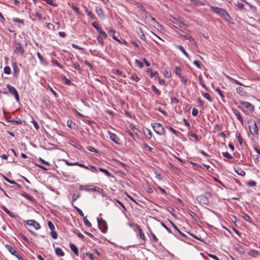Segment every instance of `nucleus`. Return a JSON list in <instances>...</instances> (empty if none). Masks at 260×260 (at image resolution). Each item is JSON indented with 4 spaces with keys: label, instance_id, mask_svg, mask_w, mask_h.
<instances>
[{
    "label": "nucleus",
    "instance_id": "f257e3e1",
    "mask_svg": "<svg viewBox=\"0 0 260 260\" xmlns=\"http://www.w3.org/2000/svg\"><path fill=\"white\" fill-rule=\"evenodd\" d=\"M210 8V10L213 13L220 16L225 22H228L229 23H233V22H232L231 17L230 16V15L226 12V10L221 8L214 7L213 6H211Z\"/></svg>",
    "mask_w": 260,
    "mask_h": 260
},
{
    "label": "nucleus",
    "instance_id": "f03ea898",
    "mask_svg": "<svg viewBox=\"0 0 260 260\" xmlns=\"http://www.w3.org/2000/svg\"><path fill=\"white\" fill-rule=\"evenodd\" d=\"M79 189L81 191L84 190L93 194H101L103 191L102 188L94 186L93 185H82L79 186Z\"/></svg>",
    "mask_w": 260,
    "mask_h": 260
},
{
    "label": "nucleus",
    "instance_id": "7ed1b4c3",
    "mask_svg": "<svg viewBox=\"0 0 260 260\" xmlns=\"http://www.w3.org/2000/svg\"><path fill=\"white\" fill-rule=\"evenodd\" d=\"M127 197L133 202L141 207H143V205H146L148 201L144 196H135V198H134L132 196Z\"/></svg>",
    "mask_w": 260,
    "mask_h": 260
},
{
    "label": "nucleus",
    "instance_id": "20e7f679",
    "mask_svg": "<svg viewBox=\"0 0 260 260\" xmlns=\"http://www.w3.org/2000/svg\"><path fill=\"white\" fill-rule=\"evenodd\" d=\"M151 125L156 134L161 136L165 135V128L160 123H155L151 124Z\"/></svg>",
    "mask_w": 260,
    "mask_h": 260
},
{
    "label": "nucleus",
    "instance_id": "39448f33",
    "mask_svg": "<svg viewBox=\"0 0 260 260\" xmlns=\"http://www.w3.org/2000/svg\"><path fill=\"white\" fill-rule=\"evenodd\" d=\"M248 123L249 124V128L250 133L253 135H258V127L256 121L251 119L248 122Z\"/></svg>",
    "mask_w": 260,
    "mask_h": 260
},
{
    "label": "nucleus",
    "instance_id": "423d86ee",
    "mask_svg": "<svg viewBox=\"0 0 260 260\" xmlns=\"http://www.w3.org/2000/svg\"><path fill=\"white\" fill-rule=\"evenodd\" d=\"M14 53L18 55L22 56L24 54V50L21 44L17 41L14 43Z\"/></svg>",
    "mask_w": 260,
    "mask_h": 260
},
{
    "label": "nucleus",
    "instance_id": "0eeeda50",
    "mask_svg": "<svg viewBox=\"0 0 260 260\" xmlns=\"http://www.w3.org/2000/svg\"><path fill=\"white\" fill-rule=\"evenodd\" d=\"M7 87L9 91V92L13 95L14 96L15 100L17 102L19 103L20 101L19 95L18 91L16 89L12 86L11 85L8 84L7 85Z\"/></svg>",
    "mask_w": 260,
    "mask_h": 260
},
{
    "label": "nucleus",
    "instance_id": "6e6552de",
    "mask_svg": "<svg viewBox=\"0 0 260 260\" xmlns=\"http://www.w3.org/2000/svg\"><path fill=\"white\" fill-rule=\"evenodd\" d=\"M98 226L100 230L103 233H106L107 232L108 230V225L106 221L103 219H100L99 218H97Z\"/></svg>",
    "mask_w": 260,
    "mask_h": 260
},
{
    "label": "nucleus",
    "instance_id": "1a4fd4ad",
    "mask_svg": "<svg viewBox=\"0 0 260 260\" xmlns=\"http://www.w3.org/2000/svg\"><path fill=\"white\" fill-rule=\"evenodd\" d=\"M108 133L109 135L110 139L113 142L118 145H120L121 144V141L120 139L115 134L113 133L110 131H108Z\"/></svg>",
    "mask_w": 260,
    "mask_h": 260
},
{
    "label": "nucleus",
    "instance_id": "9d476101",
    "mask_svg": "<svg viewBox=\"0 0 260 260\" xmlns=\"http://www.w3.org/2000/svg\"><path fill=\"white\" fill-rule=\"evenodd\" d=\"M26 222L28 225L33 226L37 230H39L41 228L40 223L35 220H28Z\"/></svg>",
    "mask_w": 260,
    "mask_h": 260
},
{
    "label": "nucleus",
    "instance_id": "9b49d317",
    "mask_svg": "<svg viewBox=\"0 0 260 260\" xmlns=\"http://www.w3.org/2000/svg\"><path fill=\"white\" fill-rule=\"evenodd\" d=\"M196 199L201 205H207L209 203L207 196H197Z\"/></svg>",
    "mask_w": 260,
    "mask_h": 260
},
{
    "label": "nucleus",
    "instance_id": "f8f14e48",
    "mask_svg": "<svg viewBox=\"0 0 260 260\" xmlns=\"http://www.w3.org/2000/svg\"><path fill=\"white\" fill-rule=\"evenodd\" d=\"M240 104L243 106L246 109L248 110L249 111L252 112L254 110V107L251 103L245 101H241L240 102Z\"/></svg>",
    "mask_w": 260,
    "mask_h": 260
},
{
    "label": "nucleus",
    "instance_id": "ddd939ff",
    "mask_svg": "<svg viewBox=\"0 0 260 260\" xmlns=\"http://www.w3.org/2000/svg\"><path fill=\"white\" fill-rule=\"evenodd\" d=\"M95 12L101 19H105V15L101 7L98 6L95 7Z\"/></svg>",
    "mask_w": 260,
    "mask_h": 260
},
{
    "label": "nucleus",
    "instance_id": "4468645a",
    "mask_svg": "<svg viewBox=\"0 0 260 260\" xmlns=\"http://www.w3.org/2000/svg\"><path fill=\"white\" fill-rule=\"evenodd\" d=\"M7 249L13 255L16 256L17 254H18V251L13 248L11 245L7 244L5 246Z\"/></svg>",
    "mask_w": 260,
    "mask_h": 260
},
{
    "label": "nucleus",
    "instance_id": "2eb2a0df",
    "mask_svg": "<svg viewBox=\"0 0 260 260\" xmlns=\"http://www.w3.org/2000/svg\"><path fill=\"white\" fill-rule=\"evenodd\" d=\"M135 227L136 228V229L138 230L139 231V234H140V237L141 238V239L143 241H146V238H145V235H144V233L142 230V229H141V226L136 224L135 225Z\"/></svg>",
    "mask_w": 260,
    "mask_h": 260
},
{
    "label": "nucleus",
    "instance_id": "dca6fc26",
    "mask_svg": "<svg viewBox=\"0 0 260 260\" xmlns=\"http://www.w3.org/2000/svg\"><path fill=\"white\" fill-rule=\"evenodd\" d=\"M180 36L183 37V38H184L186 40H188L189 42L192 45H194L196 44V42H195L194 38L192 37H191V36H189V35L183 36L182 35H180Z\"/></svg>",
    "mask_w": 260,
    "mask_h": 260
},
{
    "label": "nucleus",
    "instance_id": "f3484780",
    "mask_svg": "<svg viewBox=\"0 0 260 260\" xmlns=\"http://www.w3.org/2000/svg\"><path fill=\"white\" fill-rule=\"evenodd\" d=\"M70 247L71 250L74 252V253L76 255H79V251L77 247L73 243H70Z\"/></svg>",
    "mask_w": 260,
    "mask_h": 260
},
{
    "label": "nucleus",
    "instance_id": "a211bd4d",
    "mask_svg": "<svg viewBox=\"0 0 260 260\" xmlns=\"http://www.w3.org/2000/svg\"><path fill=\"white\" fill-rule=\"evenodd\" d=\"M233 112L235 114V115L237 116V119L241 122V123L243 124V120L242 119V117L241 115L240 112L239 110L237 109H235L233 110Z\"/></svg>",
    "mask_w": 260,
    "mask_h": 260
},
{
    "label": "nucleus",
    "instance_id": "6ab92c4d",
    "mask_svg": "<svg viewBox=\"0 0 260 260\" xmlns=\"http://www.w3.org/2000/svg\"><path fill=\"white\" fill-rule=\"evenodd\" d=\"M84 8H85V10L87 13V15H88V16L89 17H90L92 20H94L96 19L95 16L94 15L93 13L91 12V11L88 10V9L86 6L84 7Z\"/></svg>",
    "mask_w": 260,
    "mask_h": 260
},
{
    "label": "nucleus",
    "instance_id": "aec40b11",
    "mask_svg": "<svg viewBox=\"0 0 260 260\" xmlns=\"http://www.w3.org/2000/svg\"><path fill=\"white\" fill-rule=\"evenodd\" d=\"M235 172L240 176H244L245 175V171L241 168L237 167L234 168Z\"/></svg>",
    "mask_w": 260,
    "mask_h": 260
},
{
    "label": "nucleus",
    "instance_id": "412c9836",
    "mask_svg": "<svg viewBox=\"0 0 260 260\" xmlns=\"http://www.w3.org/2000/svg\"><path fill=\"white\" fill-rule=\"evenodd\" d=\"M236 91L237 92L242 95V96H246V91H245V90L244 89V88L242 87H238L237 88H236Z\"/></svg>",
    "mask_w": 260,
    "mask_h": 260
},
{
    "label": "nucleus",
    "instance_id": "4be33fe9",
    "mask_svg": "<svg viewBox=\"0 0 260 260\" xmlns=\"http://www.w3.org/2000/svg\"><path fill=\"white\" fill-rule=\"evenodd\" d=\"M55 253L58 256H63L64 255V252L59 247L55 249Z\"/></svg>",
    "mask_w": 260,
    "mask_h": 260
},
{
    "label": "nucleus",
    "instance_id": "5701e85b",
    "mask_svg": "<svg viewBox=\"0 0 260 260\" xmlns=\"http://www.w3.org/2000/svg\"><path fill=\"white\" fill-rule=\"evenodd\" d=\"M37 54L41 63L43 65H47V62L46 60L43 58L41 53L39 52H37Z\"/></svg>",
    "mask_w": 260,
    "mask_h": 260
},
{
    "label": "nucleus",
    "instance_id": "b1692460",
    "mask_svg": "<svg viewBox=\"0 0 260 260\" xmlns=\"http://www.w3.org/2000/svg\"><path fill=\"white\" fill-rule=\"evenodd\" d=\"M176 48L180 50L184 54V55L187 57V58H189V54L187 53V52L185 51L183 47L181 45H176Z\"/></svg>",
    "mask_w": 260,
    "mask_h": 260
},
{
    "label": "nucleus",
    "instance_id": "393cba45",
    "mask_svg": "<svg viewBox=\"0 0 260 260\" xmlns=\"http://www.w3.org/2000/svg\"><path fill=\"white\" fill-rule=\"evenodd\" d=\"M199 83L201 84V85L203 88H204L206 91H208V88L204 84L202 76L201 75H199Z\"/></svg>",
    "mask_w": 260,
    "mask_h": 260
},
{
    "label": "nucleus",
    "instance_id": "a878e982",
    "mask_svg": "<svg viewBox=\"0 0 260 260\" xmlns=\"http://www.w3.org/2000/svg\"><path fill=\"white\" fill-rule=\"evenodd\" d=\"M242 217L245 220H246L250 223L252 222V219L248 214H247L245 213H243L242 214Z\"/></svg>",
    "mask_w": 260,
    "mask_h": 260
},
{
    "label": "nucleus",
    "instance_id": "bb28decb",
    "mask_svg": "<svg viewBox=\"0 0 260 260\" xmlns=\"http://www.w3.org/2000/svg\"><path fill=\"white\" fill-rule=\"evenodd\" d=\"M129 79L136 82H138L140 80V78L136 74H131L129 77Z\"/></svg>",
    "mask_w": 260,
    "mask_h": 260
},
{
    "label": "nucleus",
    "instance_id": "cd10ccee",
    "mask_svg": "<svg viewBox=\"0 0 260 260\" xmlns=\"http://www.w3.org/2000/svg\"><path fill=\"white\" fill-rule=\"evenodd\" d=\"M248 255L254 257L259 255V252L258 251L252 250L248 253Z\"/></svg>",
    "mask_w": 260,
    "mask_h": 260
},
{
    "label": "nucleus",
    "instance_id": "c85d7f7f",
    "mask_svg": "<svg viewBox=\"0 0 260 260\" xmlns=\"http://www.w3.org/2000/svg\"><path fill=\"white\" fill-rule=\"evenodd\" d=\"M144 134L145 136L149 139H150L152 137V133L151 131L147 128L144 131Z\"/></svg>",
    "mask_w": 260,
    "mask_h": 260
},
{
    "label": "nucleus",
    "instance_id": "c756f323",
    "mask_svg": "<svg viewBox=\"0 0 260 260\" xmlns=\"http://www.w3.org/2000/svg\"><path fill=\"white\" fill-rule=\"evenodd\" d=\"M176 75H177L179 77H181V69L180 67H176L175 68V70L174 71Z\"/></svg>",
    "mask_w": 260,
    "mask_h": 260
},
{
    "label": "nucleus",
    "instance_id": "7c9ffc66",
    "mask_svg": "<svg viewBox=\"0 0 260 260\" xmlns=\"http://www.w3.org/2000/svg\"><path fill=\"white\" fill-rule=\"evenodd\" d=\"M73 68L76 70L78 71L80 73H81L82 71V69L80 67V66L78 63L74 62L73 63Z\"/></svg>",
    "mask_w": 260,
    "mask_h": 260
},
{
    "label": "nucleus",
    "instance_id": "2f4dec72",
    "mask_svg": "<svg viewBox=\"0 0 260 260\" xmlns=\"http://www.w3.org/2000/svg\"><path fill=\"white\" fill-rule=\"evenodd\" d=\"M12 21L16 23H19L22 24V25L24 24V21L23 19H20L18 18H13L12 19Z\"/></svg>",
    "mask_w": 260,
    "mask_h": 260
},
{
    "label": "nucleus",
    "instance_id": "473e14b6",
    "mask_svg": "<svg viewBox=\"0 0 260 260\" xmlns=\"http://www.w3.org/2000/svg\"><path fill=\"white\" fill-rule=\"evenodd\" d=\"M85 254L86 256H87L88 257V258L90 260H96V257L94 256V255L91 253L87 252H86Z\"/></svg>",
    "mask_w": 260,
    "mask_h": 260
},
{
    "label": "nucleus",
    "instance_id": "72a5a7b5",
    "mask_svg": "<svg viewBox=\"0 0 260 260\" xmlns=\"http://www.w3.org/2000/svg\"><path fill=\"white\" fill-rule=\"evenodd\" d=\"M202 95L207 100H208L210 102H212V99L210 97V95L208 93H202Z\"/></svg>",
    "mask_w": 260,
    "mask_h": 260
},
{
    "label": "nucleus",
    "instance_id": "f704fd0d",
    "mask_svg": "<svg viewBox=\"0 0 260 260\" xmlns=\"http://www.w3.org/2000/svg\"><path fill=\"white\" fill-rule=\"evenodd\" d=\"M193 4L196 6H203L204 4L200 0H191Z\"/></svg>",
    "mask_w": 260,
    "mask_h": 260
},
{
    "label": "nucleus",
    "instance_id": "c9c22d12",
    "mask_svg": "<svg viewBox=\"0 0 260 260\" xmlns=\"http://www.w3.org/2000/svg\"><path fill=\"white\" fill-rule=\"evenodd\" d=\"M73 166H78L81 168H85L86 169H89V168L88 167L85 166L84 164L79 163L78 162H74L73 163Z\"/></svg>",
    "mask_w": 260,
    "mask_h": 260
},
{
    "label": "nucleus",
    "instance_id": "e433bc0d",
    "mask_svg": "<svg viewBox=\"0 0 260 260\" xmlns=\"http://www.w3.org/2000/svg\"><path fill=\"white\" fill-rule=\"evenodd\" d=\"M62 79L64 81V83L68 85H70L72 84V82L69 79H68L65 76H62Z\"/></svg>",
    "mask_w": 260,
    "mask_h": 260
},
{
    "label": "nucleus",
    "instance_id": "4c0bfd02",
    "mask_svg": "<svg viewBox=\"0 0 260 260\" xmlns=\"http://www.w3.org/2000/svg\"><path fill=\"white\" fill-rule=\"evenodd\" d=\"M99 170L101 172L104 173L107 176H110L111 175V174L109 173V172L107 170H106L105 169H104V168H99Z\"/></svg>",
    "mask_w": 260,
    "mask_h": 260
},
{
    "label": "nucleus",
    "instance_id": "58836bf2",
    "mask_svg": "<svg viewBox=\"0 0 260 260\" xmlns=\"http://www.w3.org/2000/svg\"><path fill=\"white\" fill-rule=\"evenodd\" d=\"M83 221H84L85 224L86 226H87L88 227L91 226V223L89 221V220L86 218V217H83Z\"/></svg>",
    "mask_w": 260,
    "mask_h": 260
},
{
    "label": "nucleus",
    "instance_id": "ea45409f",
    "mask_svg": "<svg viewBox=\"0 0 260 260\" xmlns=\"http://www.w3.org/2000/svg\"><path fill=\"white\" fill-rule=\"evenodd\" d=\"M151 88L152 90L157 95H159L160 94V92L159 90L155 87L154 85H152L151 86Z\"/></svg>",
    "mask_w": 260,
    "mask_h": 260
},
{
    "label": "nucleus",
    "instance_id": "a19ab883",
    "mask_svg": "<svg viewBox=\"0 0 260 260\" xmlns=\"http://www.w3.org/2000/svg\"><path fill=\"white\" fill-rule=\"evenodd\" d=\"M92 25L96 29V30L99 32L102 28L99 26L98 24L96 22H93L92 23Z\"/></svg>",
    "mask_w": 260,
    "mask_h": 260
},
{
    "label": "nucleus",
    "instance_id": "79ce46f5",
    "mask_svg": "<svg viewBox=\"0 0 260 260\" xmlns=\"http://www.w3.org/2000/svg\"><path fill=\"white\" fill-rule=\"evenodd\" d=\"M136 64L140 68H142L144 67L143 63L142 62H141L138 59H135V60Z\"/></svg>",
    "mask_w": 260,
    "mask_h": 260
},
{
    "label": "nucleus",
    "instance_id": "37998d69",
    "mask_svg": "<svg viewBox=\"0 0 260 260\" xmlns=\"http://www.w3.org/2000/svg\"><path fill=\"white\" fill-rule=\"evenodd\" d=\"M4 73L6 74H10L11 73V68L9 66H6L5 67L4 69Z\"/></svg>",
    "mask_w": 260,
    "mask_h": 260
},
{
    "label": "nucleus",
    "instance_id": "c03bdc74",
    "mask_svg": "<svg viewBox=\"0 0 260 260\" xmlns=\"http://www.w3.org/2000/svg\"><path fill=\"white\" fill-rule=\"evenodd\" d=\"M51 236L52 237V238L54 239H56L57 238V236H58L57 235V233L55 231V230H54L53 231H51Z\"/></svg>",
    "mask_w": 260,
    "mask_h": 260
},
{
    "label": "nucleus",
    "instance_id": "a18cd8bd",
    "mask_svg": "<svg viewBox=\"0 0 260 260\" xmlns=\"http://www.w3.org/2000/svg\"><path fill=\"white\" fill-rule=\"evenodd\" d=\"M171 224H172L173 226L174 227V228L180 234H181V235L183 236H185V235H184L182 232L178 229V228L173 223L172 221H171Z\"/></svg>",
    "mask_w": 260,
    "mask_h": 260
},
{
    "label": "nucleus",
    "instance_id": "49530a36",
    "mask_svg": "<svg viewBox=\"0 0 260 260\" xmlns=\"http://www.w3.org/2000/svg\"><path fill=\"white\" fill-rule=\"evenodd\" d=\"M74 207L81 216L84 217V213L80 208L75 206H74Z\"/></svg>",
    "mask_w": 260,
    "mask_h": 260
},
{
    "label": "nucleus",
    "instance_id": "de8ad7c7",
    "mask_svg": "<svg viewBox=\"0 0 260 260\" xmlns=\"http://www.w3.org/2000/svg\"><path fill=\"white\" fill-rule=\"evenodd\" d=\"M4 179L8 182L10 183V184H16V185H19V184L18 183H17L15 181H13V180H10L9 179H8V178L6 177L5 176H4Z\"/></svg>",
    "mask_w": 260,
    "mask_h": 260
},
{
    "label": "nucleus",
    "instance_id": "09e8293b",
    "mask_svg": "<svg viewBox=\"0 0 260 260\" xmlns=\"http://www.w3.org/2000/svg\"><path fill=\"white\" fill-rule=\"evenodd\" d=\"M222 155L224 157L229 159H232L233 158V156L228 152H222Z\"/></svg>",
    "mask_w": 260,
    "mask_h": 260
},
{
    "label": "nucleus",
    "instance_id": "8fccbe9b",
    "mask_svg": "<svg viewBox=\"0 0 260 260\" xmlns=\"http://www.w3.org/2000/svg\"><path fill=\"white\" fill-rule=\"evenodd\" d=\"M87 149L88 150L91 151V152H95V153H98V151L97 149H96L95 148H94L93 147H92V146H88L87 147Z\"/></svg>",
    "mask_w": 260,
    "mask_h": 260
},
{
    "label": "nucleus",
    "instance_id": "3c124183",
    "mask_svg": "<svg viewBox=\"0 0 260 260\" xmlns=\"http://www.w3.org/2000/svg\"><path fill=\"white\" fill-rule=\"evenodd\" d=\"M174 134H175L176 136H178V134L179 133V132L173 128L171 126H169L167 127Z\"/></svg>",
    "mask_w": 260,
    "mask_h": 260
},
{
    "label": "nucleus",
    "instance_id": "603ef678",
    "mask_svg": "<svg viewBox=\"0 0 260 260\" xmlns=\"http://www.w3.org/2000/svg\"><path fill=\"white\" fill-rule=\"evenodd\" d=\"M34 16L38 18V19L41 21L42 19L43 16L42 14L39 12H36L35 14H33Z\"/></svg>",
    "mask_w": 260,
    "mask_h": 260
},
{
    "label": "nucleus",
    "instance_id": "864d4df0",
    "mask_svg": "<svg viewBox=\"0 0 260 260\" xmlns=\"http://www.w3.org/2000/svg\"><path fill=\"white\" fill-rule=\"evenodd\" d=\"M48 225L51 231L55 230L54 225L50 220L48 221Z\"/></svg>",
    "mask_w": 260,
    "mask_h": 260
},
{
    "label": "nucleus",
    "instance_id": "5fc2aeb1",
    "mask_svg": "<svg viewBox=\"0 0 260 260\" xmlns=\"http://www.w3.org/2000/svg\"><path fill=\"white\" fill-rule=\"evenodd\" d=\"M4 211L6 212L8 215H9L11 217H14L13 215L12 214V213L7 209V208H6L5 206H3L2 207Z\"/></svg>",
    "mask_w": 260,
    "mask_h": 260
},
{
    "label": "nucleus",
    "instance_id": "6e6d98bb",
    "mask_svg": "<svg viewBox=\"0 0 260 260\" xmlns=\"http://www.w3.org/2000/svg\"><path fill=\"white\" fill-rule=\"evenodd\" d=\"M237 251L241 254H243L245 253L244 249L241 246H239L237 247Z\"/></svg>",
    "mask_w": 260,
    "mask_h": 260
},
{
    "label": "nucleus",
    "instance_id": "4d7b16f0",
    "mask_svg": "<svg viewBox=\"0 0 260 260\" xmlns=\"http://www.w3.org/2000/svg\"><path fill=\"white\" fill-rule=\"evenodd\" d=\"M143 146L145 148H146L151 152H153V148L150 147L148 144L146 143L143 144Z\"/></svg>",
    "mask_w": 260,
    "mask_h": 260
},
{
    "label": "nucleus",
    "instance_id": "13d9d810",
    "mask_svg": "<svg viewBox=\"0 0 260 260\" xmlns=\"http://www.w3.org/2000/svg\"><path fill=\"white\" fill-rule=\"evenodd\" d=\"M99 32L102 36V38L104 39H106L107 38V34L103 30L101 29Z\"/></svg>",
    "mask_w": 260,
    "mask_h": 260
},
{
    "label": "nucleus",
    "instance_id": "bf43d9fd",
    "mask_svg": "<svg viewBox=\"0 0 260 260\" xmlns=\"http://www.w3.org/2000/svg\"><path fill=\"white\" fill-rule=\"evenodd\" d=\"M45 1L47 4H48L49 5H51L52 6H55L56 5L54 3L53 0H43Z\"/></svg>",
    "mask_w": 260,
    "mask_h": 260
},
{
    "label": "nucleus",
    "instance_id": "052dcab7",
    "mask_svg": "<svg viewBox=\"0 0 260 260\" xmlns=\"http://www.w3.org/2000/svg\"><path fill=\"white\" fill-rule=\"evenodd\" d=\"M229 78L230 79V80L231 81L233 82L234 83H236V84H237L238 85H243V84L241 82H240L239 81H238V80H237L236 79H233V78H232L231 77H229Z\"/></svg>",
    "mask_w": 260,
    "mask_h": 260
},
{
    "label": "nucleus",
    "instance_id": "680f3d73",
    "mask_svg": "<svg viewBox=\"0 0 260 260\" xmlns=\"http://www.w3.org/2000/svg\"><path fill=\"white\" fill-rule=\"evenodd\" d=\"M199 111L197 108H193L192 110V115L193 116H196L198 114Z\"/></svg>",
    "mask_w": 260,
    "mask_h": 260
},
{
    "label": "nucleus",
    "instance_id": "e2e57ef3",
    "mask_svg": "<svg viewBox=\"0 0 260 260\" xmlns=\"http://www.w3.org/2000/svg\"><path fill=\"white\" fill-rule=\"evenodd\" d=\"M161 225L169 233L172 234V231L164 222H161Z\"/></svg>",
    "mask_w": 260,
    "mask_h": 260
},
{
    "label": "nucleus",
    "instance_id": "0e129e2a",
    "mask_svg": "<svg viewBox=\"0 0 260 260\" xmlns=\"http://www.w3.org/2000/svg\"><path fill=\"white\" fill-rule=\"evenodd\" d=\"M247 185L249 186H255L256 185V182L254 181H250L247 182Z\"/></svg>",
    "mask_w": 260,
    "mask_h": 260
},
{
    "label": "nucleus",
    "instance_id": "69168bd1",
    "mask_svg": "<svg viewBox=\"0 0 260 260\" xmlns=\"http://www.w3.org/2000/svg\"><path fill=\"white\" fill-rule=\"evenodd\" d=\"M97 40L98 41V42L99 43H100L102 45H103L104 44V41H103V38H102V37L100 36H98L97 37Z\"/></svg>",
    "mask_w": 260,
    "mask_h": 260
},
{
    "label": "nucleus",
    "instance_id": "338daca9",
    "mask_svg": "<svg viewBox=\"0 0 260 260\" xmlns=\"http://www.w3.org/2000/svg\"><path fill=\"white\" fill-rule=\"evenodd\" d=\"M26 199H27L28 201H30L32 203H34L35 202V199L33 197V196H24Z\"/></svg>",
    "mask_w": 260,
    "mask_h": 260
},
{
    "label": "nucleus",
    "instance_id": "774afa93",
    "mask_svg": "<svg viewBox=\"0 0 260 260\" xmlns=\"http://www.w3.org/2000/svg\"><path fill=\"white\" fill-rule=\"evenodd\" d=\"M197 101L198 103L199 104L200 106L202 107H204V102L202 101L200 98H198L197 99Z\"/></svg>",
    "mask_w": 260,
    "mask_h": 260
}]
</instances>
